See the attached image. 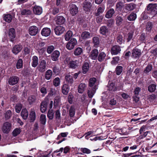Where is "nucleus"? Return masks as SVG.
Returning a JSON list of instances; mask_svg holds the SVG:
<instances>
[{"mask_svg": "<svg viewBox=\"0 0 157 157\" xmlns=\"http://www.w3.org/2000/svg\"><path fill=\"white\" fill-rule=\"evenodd\" d=\"M116 25L119 27L124 26L126 24V21L122 13L119 14L115 18Z\"/></svg>", "mask_w": 157, "mask_h": 157, "instance_id": "1", "label": "nucleus"}, {"mask_svg": "<svg viewBox=\"0 0 157 157\" xmlns=\"http://www.w3.org/2000/svg\"><path fill=\"white\" fill-rule=\"evenodd\" d=\"M148 13L154 16L157 14V5L156 4H149L147 6Z\"/></svg>", "mask_w": 157, "mask_h": 157, "instance_id": "2", "label": "nucleus"}, {"mask_svg": "<svg viewBox=\"0 0 157 157\" xmlns=\"http://www.w3.org/2000/svg\"><path fill=\"white\" fill-rule=\"evenodd\" d=\"M77 44V42L75 38H72L67 43L66 45V48L68 50L73 49L75 45Z\"/></svg>", "mask_w": 157, "mask_h": 157, "instance_id": "3", "label": "nucleus"}, {"mask_svg": "<svg viewBox=\"0 0 157 157\" xmlns=\"http://www.w3.org/2000/svg\"><path fill=\"white\" fill-rule=\"evenodd\" d=\"M46 67V61L44 59H42L39 62V64L37 69L40 72L43 73L45 71Z\"/></svg>", "mask_w": 157, "mask_h": 157, "instance_id": "4", "label": "nucleus"}, {"mask_svg": "<svg viewBox=\"0 0 157 157\" xmlns=\"http://www.w3.org/2000/svg\"><path fill=\"white\" fill-rule=\"evenodd\" d=\"M121 51V47L119 45H115L111 47L110 52L112 55H116L120 53Z\"/></svg>", "mask_w": 157, "mask_h": 157, "instance_id": "5", "label": "nucleus"}, {"mask_svg": "<svg viewBox=\"0 0 157 157\" xmlns=\"http://www.w3.org/2000/svg\"><path fill=\"white\" fill-rule=\"evenodd\" d=\"M99 33L102 36L106 37L109 34V30L107 26H102L100 28Z\"/></svg>", "mask_w": 157, "mask_h": 157, "instance_id": "6", "label": "nucleus"}, {"mask_svg": "<svg viewBox=\"0 0 157 157\" xmlns=\"http://www.w3.org/2000/svg\"><path fill=\"white\" fill-rule=\"evenodd\" d=\"M19 80V78L17 76H12L8 79V83L11 86H13L17 84Z\"/></svg>", "mask_w": 157, "mask_h": 157, "instance_id": "7", "label": "nucleus"}, {"mask_svg": "<svg viewBox=\"0 0 157 157\" xmlns=\"http://www.w3.org/2000/svg\"><path fill=\"white\" fill-rule=\"evenodd\" d=\"M8 35L10 41L14 42L16 36L15 29L13 28L10 29L8 31Z\"/></svg>", "mask_w": 157, "mask_h": 157, "instance_id": "8", "label": "nucleus"}, {"mask_svg": "<svg viewBox=\"0 0 157 157\" xmlns=\"http://www.w3.org/2000/svg\"><path fill=\"white\" fill-rule=\"evenodd\" d=\"M69 11L72 16L76 15L78 12V8L74 4H70L69 6Z\"/></svg>", "mask_w": 157, "mask_h": 157, "instance_id": "9", "label": "nucleus"}, {"mask_svg": "<svg viewBox=\"0 0 157 157\" xmlns=\"http://www.w3.org/2000/svg\"><path fill=\"white\" fill-rule=\"evenodd\" d=\"M39 32L38 28L35 25L30 26L29 29V34L32 36H35Z\"/></svg>", "mask_w": 157, "mask_h": 157, "instance_id": "10", "label": "nucleus"}, {"mask_svg": "<svg viewBox=\"0 0 157 157\" xmlns=\"http://www.w3.org/2000/svg\"><path fill=\"white\" fill-rule=\"evenodd\" d=\"M11 127V124L8 122L5 123L2 127V130L3 133H8L10 131Z\"/></svg>", "mask_w": 157, "mask_h": 157, "instance_id": "11", "label": "nucleus"}, {"mask_svg": "<svg viewBox=\"0 0 157 157\" xmlns=\"http://www.w3.org/2000/svg\"><path fill=\"white\" fill-rule=\"evenodd\" d=\"M60 56V53L59 51L57 50L54 51L51 54V59L54 61H56L59 60Z\"/></svg>", "mask_w": 157, "mask_h": 157, "instance_id": "12", "label": "nucleus"}, {"mask_svg": "<svg viewBox=\"0 0 157 157\" xmlns=\"http://www.w3.org/2000/svg\"><path fill=\"white\" fill-rule=\"evenodd\" d=\"M92 5L91 2L85 0L83 3V9L86 12H90Z\"/></svg>", "mask_w": 157, "mask_h": 157, "instance_id": "13", "label": "nucleus"}, {"mask_svg": "<svg viewBox=\"0 0 157 157\" xmlns=\"http://www.w3.org/2000/svg\"><path fill=\"white\" fill-rule=\"evenodd\" d=\"M79 60H71L69 61L68 64V67L70 68H71L72 69H75L78 67L79 66Z\"/></svg>", "mask_w": 157, "mask_h": 157, "instance_id": "14", "label": "nucleus"}, {"mask_svg": "<svg viewBox=\"0 0 157 157\" xmlns=\"http://www.w3.org/2000/svg\"><path fill=\"white\" fill-rule=\"evenodd\" d=\"M65 80L66 83L69 86H72L74 82V79L72 76L69 74L66 75L65 77Z\"/></svg>", "mask_w": 157, "mask_h": 157, "instance_id": "15", "label": "nucleus"}, {"mask_svg": "<svg viewBox=\"0 0 157 157\" xmlns=\"http://www.w3.org/2000/svg\"><path fill=\"white\" fill-rule=\"evenodd\" d=\"M54 30L56 34L59 36L63 33L65 29L63 26H58L55 27Z\"/></svg>", "mask_w": 157, "mask_h": 157, "instance_id": "16", "label": "nucleus"}, {"mask_svg": "<svg viewBox=\"0 0 157 157\" xmlns=\"http://www.w3.org/2000/svg\"><path fill=\"white\" fill-rule=\"evenodd\" d=\"M22 46L21 44L14 45L12 49V52L15 55H17L21 50Z\"/></svg>", "mask_w": 157, "mask_h": 157, "instance_id": "17", "label": "nucleus"}, {"mask_svg": "<svg viewBox=\"0 0 157 157\" xmlns=\"http://www.w3.org/2000/svg\"><path fill=\"white\" fill-rule=\"evenodd\" d=\"M51 32L50 28L45 27L42 29L41 34L43 36L47 37L50 35Z\"/></svg>", "mask_w": 157, "mask_h": 157, "instance_id": "18", "label": "nucleus"}, {"mask_svg": "<svg viewBox=\"0 0 157 157\" xmlns=\"http://www.w3.org/2000/svg\"><path fill=\"white\" fill-rule=\"evenodd\" d=\"M56 24L61 25L64 23L65 19L64 17L62 16H57L55 17Z\"/></svg>", "mask_w": 157, "mask_h": 157, "instance_id": "19", "label": "nucleus"}, {"mask_svg": "<svg viewBox=\"0 0 157 157\" xmlns=\"http://www.w3.org/2000/svg\"><path fill=\"white\" fill-rule=\"evenodd\" d=\"M70 90L69 85L67 84H63L62 87V92L63 94L65 95H67Z\"/></svg>", "mask_w": 157, "mask_h": 157, "instance_id": "20", "label": "nucleus"}, {"mask_svg": "<svg viewBox=\"0 0 157 157\" xmlns=\"http://www.w3.org/2000/svg\"><path fill=\"white\" fill-rule=\"evenodd\" d=\"M98 54V50L94 49L91 51L90 56L92 59L96 60L97 58Z\"/></svg>", "mask_w": 157, "mask_h": 157, "instance_id": "21", "label": "nucleus"}, {"mask_svg": "<svg viewBox=\"0 0 157 157\" xmlns=\"http://www.w3.org/2000/svg\"><path fill=\"white\" fill-rule=\"evenodd\" d=\"M33 13L36 15H40L42 12V8L40 6H35L33 9Z\"/></svg>", "mask_w": 157, "mask_h": 157, "instance_id": "22", "label": "nucleus"}, {"mask_svg": "<svg viewBox=\"0 0 157 157\" xmlns=\"http://www.w3.org/2000/svg\"><path fill=\"white\" fill-rule=\"evenodd\" d=\"M97 88V86L95 85L90 90H88L87 94L90 98H91L93 97Z\"/></svg>", "mask_w": 157, "mask_h": 157, "instance_id": "23", "label": "nucleus"}, {"mask_svg": "<svg viewBox=\"0 0 157 157\" xmlns=\"http://www.w3.org/2000/svg\"><path fill=\"white\" fill-rule=\"evenodd\" d=\"M48 105V102L45 101H42L40 105V110L42 113H44L46 110L47 106Z\"/></svg>", "mask_w": 157, "mask_h": 157, "instance_id": "24", "label": "nucleus"}, {"mask_svg": "<svg viewBox=\"0 0 157 157\" xmlns=\"http://www.w3.org/2000/svg\"><path fill=\"white\" fill-rule=\"evenodd\" d=\"M115 13L114 9L113 8H111L107 11L105 14V17L107 18H110L112 17Z\"/></svg>", "mask_w": 157, "mask_h": 157, "instance_id": "25", "label": "nucleus"}, {"mask_svg": "<svg viewBox=\"0 0 157 157\" xmlns=\"http://www.w3.org/2000/svg\"><path fill=\"white\" fill-rule=\"evenodd\" d=\"M81 38L83 40L89 39L90 37V33L88 31H84L81 34Z\"/></svg>", "mask_w": 157, "mask_h": 157, "instance_id": "26", "label": "nucleus"}, {"mask_svg": "<svg viewBox=\"0 0 157 157\" xmlns=\"http://www.w3.org/2000/svg\"><path fill=\"white\" fill-rule=\"evenodd\" d=\"M32 62L31 63V65L32 67H37L38 64V58L37 56H34L32 58Z\"/></svg>", "mask_w": 157, "mask_h": 157, "instance_id": "27", "label": "nucleus"}, {"mask_svg": "<svg viewBox=\"0 0 157 157\" xmlns=\"http://www.w3.org/2000/svg\"><path fill=\"white\" fill-rule=\"evenodd\" d=\"M89 64L87 62L84 63L82 66V72L83 74H86L88 71Z\"/></svg>", "mask_w": 157, "mask_h": 157, "instance_id": "28", "label": "nucleus"}, {"mask_svg": "<svg viewBox=\"0 0 157 157\" xmlns=\"http://www.w3.org/2000/svg\"><path fill=\"white\" fill-rule=\"evenodd\" d=\"M106 54L104 52H101L98 54L97 59L99 62H102L105 59Z\"/></svg>", "mask_w": 157, "mask_h": 157, "instance_id": "29", "label": "nucleus"}, {"mask_svg": "<svg viewBox=\"0 0 157 157\" xmlns=\"http://www.w3.org/2000/svg\"><path fill=\"white\" fill-rule=\"evenodd\" d=\"M134 4L131 3L128 4H126L124 7V9L126 10V12L133 10L135 7Z\"/></svg>", "mask_w": 157, "mask_h": 157, "instance_id": "30", "label": "nucleus"}, {"mask_svg": "<svg viewBox=\"0 0 157 157\" xmlns=\"http://www.w3.org/2000/svg\"><path fill=\"white\" fill-rule=\"evenodd\" d=\"M86 85L85 83H80L78 87V92L80 94L82 93L85 90Z\"/></svg>", "mask_w": 157, "mask_h": 157, "instance_id": "31", "label": "nucleus"}, {"mask_svg": "<svg viewBox=\"0 0 157 157\" xmlns=\"http://www.w3.org/2000/svg\"><path fill=\"white\" fill-rule=\"evenodd\" d=\"M92 41L95 47H97L99 45L100 38L98 36H94L92 38Z\"/></svg>", "mask_w": 157, "mask_h": 157, "instance_id": "32", "label": "nucleus"}, {"mask_svg": "<svg viewBox=\"0 0 157 157\" xmlns=\"http://www.w3.org/2000/svg\"><path fill=\"white\" fill-rule=\"evenodd\" d=\"M52 71L50 69L48 70L45 74V78L47 80L50 79L52 78Z\"/></svg>", "mask_w": 157, "mask_h": 157, "instance_id": "33", "label": "nucleus"}, {"mask_svg": "<svg viewBox=\"0 0 157 157\" xmlns=\"http://www.w3.org/2000/svg\"><path fill=\"white\" fill-rule=\"evenodd\" d=\"M30 122H33L36 119V113L34 111H31L29 117Z\"/></svg>", "mask_w": 157, "mask_h": 157, "instance_id": "34", "label": "nucleus"}, {"mask_svg": "<svg viewBox=\"0 0 157 157\" xmlns=\"http://www.w3.org/2000/svg\"><path fill=\"white\" fill-rule=\"evenodd\" d=\"M97 81L96 78L94 77L91 78H90L89 81V86L90 87H93L96 85L95 83Z\"/></svg>", "mask_w": 157, "mask_h": 157, "instance_id": "35", "label": "nucleus"}, {"mask_svg": "<svg viewBox=\"0 0 157 157\" xmlns=\"http://www.w3.org/2000/svg\"><path fill=\"white\" fill-rule=\"evenodd\" d=\"M21 116L24 120L27 119L28 116V112L26 109L22 110L21 113Z\"/></svg>", "mask_w": 157, "mask_h": 157, "instance_id": "36", "label": "nucleus"}, {"mask_svg": "<svg viewBox=\"0 0 157 157\" xmlns=\"http://www.w3.org/2000/svg\"><path fill=\"white\" fill-rule=\"evenodd\" d=\"M73 33L72 31L69 30L67 31L64 36L65 40L66 41H69L72 36Z\"/></svg>", "mask_w": 157, "mask_h": 157, "instance_id": "37", "label": "nucleus"}, {"mask_svg": "<svg viewBox=\"0 0 157 157\" xmlns=\"http://www.w3.org/2000/svg\"><path fill=\"white\" fill-rule=\"evenodd\" d=\"M105 7L103 6L99 7L97 9V12H96L95 14V15L96 16H99L103 13Z\"/></svg>", "mask_w": 157, "mask_h": 157, "instance_id": "38", "label": "nucleus"}, {"mask_svg": "<svg viewBox=\"0 0 157 157\" xmlns=\"http://www.w3.org/2000/svg\"><path fill=\"white\" fill-rule=\"evenodd\" d=\"M108 90L109 91H115L117 90V88L115 86L114 83H111L108 85Z\"/></svg>", "mask_w": 157, "mask_h": 157, "instance_id": "39", "label": "nucleus"}, {"mask_svg": "<svg viewBox=\"0 0 157 157\" xmlns=\"http://www.w3.org/2000/svg\"><path fill=\"white\" fill-rule=\"evenodd\" d=\"M75 109L73 106H71L69 111V115L70 117H73L75 115Z\"/></svg>", "mask_w": 157, "mask_h": 157, "instance_id": "40", "label": "nucleus"}, {"mask_svg": "<svg viewBox=\"0 0 157 157\" xmlns=\"http://www.w3.org/2000/svg\"><path fill=\"white\" fill-rule=\"evenodd\" d=\"M27 100L29 104L31 105L36 100V96L33 95H30L28 97Z\"/></svg>", "mask_w": 157, "mask_h": 157, "instance_id": "41", "label": "nucleus"}, {"mask_svg": "<svg viewBox=\"0 0 157 157\" xmlns=\"http://www.w3.org/2000/svg\"><path fill=\"white\" fill-rule=\"evenodd\" d=\"M83 52L82 49L78 47L76 48L74 51V54L76 56H78L80 55Z\"/></svg>", "mask_w": 157, "mask_h": 157, "instance_id": "42", "label": "nucleus"}, {"mask_svg": "<svg viewBox=\"0 0 157 157\" xmlns=\"http://www.w3.org/2000/svg\"><path fill=\"white\" fill-rule=\"evenodd\" d=\"M116 39L117 42L119 44L121 45L124 42V40L121 35H119L117 37Z\"/></svg>", "mask_w": 157, "mask_h": 157, "instance_id": "43", "label": "nucleus"}, {"mask_svg": "<svg viewBox=\"0 0 157 157\" xmlns=\"http://www.w3.org/2000/svg\"><path fill=\"white\" fill-rule=\"evenodd\" d=\"M116 6L117 11H121L124 6V3L122 2H119L117 3Z\"/></svg>", "mask_w": 157, "mask_h": 157, "instance_id": "44", "label": "nucleus"}, {"mask_svg": "<svg viewBox=\"0 0 157 157\" xmlns=\"http://www.w3.org/2000/svg\"><path fill=\"white\" fill-rule=\"evenodd\" d=\"M131 57L132 58L136 59L137 57V48L135 47L132 51Z\"/></svg>", "mask_w": 157, "mask_h": 157, "instance_id": "45", "label": "nucleus"}, {"mask_svg": "<svg viewBox=\"0 0 157 157\" xmlns=\"http://www.w3.org/2000/svg\"><path fill=\"white\" fill-rule=\"evenodd\" d=\"M37 48L36 50L40 55L42 56L46 51V48L45 47L41 48L40 47H37Z\"/></svg>", "mask_w": 157, "mask_h": 157, "instance_id": "46", "label": "nucleus"}, {"mask_svg": "<svg viewBox=\"0 0 157 157\" xmlns=\"http://www.w3.org/2000/svg\"><path fill=\"white\" fill-rule=\"evenodd\" d=\"M55 48V47L53 45L48 46L46 48V52L48 54H51L54 51Z\"/></svg>", "mask_w": 157, "mask_h": 157, "instance_id": "47", "label": "nucleus"}, {"mask_svg": "<svg viewBox=\"0 0 157 157\" xmlns=\"http://www.w3.org/2000/svg\"><path fill=\"white\" fill-rule=\"evenodd\" d=\"M3 18L6 21L10 23L11 22L12 17V15L10 14H4Z\"/></svg>", "mask_w": 157, "mask_h": 157, "instance_id": "48", "label": "nucleus"}, {"mask_svg": "<svg viewBox=\"0 0 157 157\" xmlns=\"http://www.w3.org/2000/svg\"><path fill=\"white\" fill-rule=\"evenodd\" d=\"M123 67L121 66H118L115 69V72L117 75H120L123 71Z\"/></svg>", "mask_w": 157, "mask_h": 157, "instance_id": "49", "label": "nucleus"}, {"mask_svg": "<svg viewBox=\"0 0 157 157\" xmlns=\"http://www.w3.org/2000/svg\"><path fill=\"white\" fill-rule=\"evenodd\" d=\"M16 67L17 69H21L23 67V60L22 59H19L17 61Z\"/></svg>", "mask_w": 157, "mask_h": 157, "instance_id": "50", "label": "nucleus"}, {"mask_svg": "<svg viewBox=\"0 0 157 157\" xmlns=\"http://www.w3.org/2000/svg\"><path fill=\"white\" fill-rule=\"evenodd\" d=\"M52 69L54 74L56 75H59L60 72L59 68L56 66H54Z\"/></svg>", "mask_w": 157, "mask_h": 157, "instance_id": "51", "label": "nucleus"}, {"mask_svg": "<svg viewBox=\"0 0 157 157\" xmlns=\"http://www.w3.org/2000/svg\"><path fill=\"white\" fill-rule=\"evenodd\" d=\"M54 86L55 87H57L60 84V80L59 77L56 78L53 81Z\"/></svg>", "mask_w": 157, "mask_h": 157, "instance_id": "52", "label": "nucleus"}, {"mask_svg": "<svg viewBox=\"0 0 157 157\" xmlns=\"http://www.w3.org/2000/svg\"><path fill=\"white\" fill-rule=\"evenodd\" d=\"M120 60V57L118 56L113 57L112 58V60L111 61V63L112 65L117 64Z\"/></svg>", "mask_w": 157, "mask_h": 157, "instance_id": "53", "label": "nucleus"}, {"mask_svg": "<svg viewBox=\"0 0 157 157\" xmlns=\"http://www.w3.org/2000/svg\"><path fill=\"white\" fill-rule=\"evenodd\" d=\"M152 69V66L151 64H148L144 69V72L146 74H148Z\"/></svg>", "mask_w": 157, "mask_h": 157, "instance_id": "54", "label": "nucleus"}, {"mask_svg": "<svg viewBox=\"0 0 157 157\" xmlns=\"http://www.w3.org/2000/svg\"><path fill=\"white\" fill-rule=\"evenodd\" d=\"M22 105L21 103H18L16 104L15 106L16 112L17 113L20 112L22 108Z\"/></svg>", "mask_w": 157, "mask_h": 157, "instance_id": "55", "label": "nucleus"}, {"mask_svg": "<svg viewBox=\"0 0 157 157\" xmlns=\"http://www.w3.org/2000/svg\"><path fill=\"white\" fill-rule=\"evenodd\" d=\"M40 123L43 125L45 124L46 123V117L45 115L42 114L40 116Z\"/></svg>", "mask_w": 157, "mask_h": 157, "instance_id": "56", "label": "nucleus"}, {"mask_svg": "<svg viewBox=\"0 0 157 157\" xmlns=\"http://www.w3.org/2000/svg\"><path fill=\"white\" fill-rule=\"evenodd\" d=\"M156 85L154 84L150 85L148 87V90L150 92H154L156 89Z\"/></svg>", "mask_w": 157, "mask_h": 157, "instance_id": "57", "label": "nucleus"}, {"mask_svg": "<svg viewBox=\"0 0 157 157\" xmlns=\"http://www.w3.org/2000/svg\"><path fill=\"white\" fill-rule=\"evenodd\" d=\"M134 93V95L132 97L133 101L137 103V87L135 88Z\"/></svg>", "mask_w": 157, "mask_h": 157, "instance_id": "58", "label": "nucleus"}, {"mask_svg": "<svg viewBox=\"0 0 157 157\" xmlns=\"http://www.w3.org/2000/svg\"><path fill=\"white\" fill-rule=\"evenodd\" d=\"M136 18V14L132 13L127 17L128 19L130 21H133Z\"/></svg>", "mask_w": 157, "mask_h": 157, "instance_id": "59", "label": "nucleus"}, {"mask_svg": "<svg viewBox=\"0 0 157 157\" xmlns=\"http://www.w3.org/2000/svg\"><path fill=\"white\" fill-rule=\"evenodd\" d=\"M12 112L10 110H8L5 114V117L6 120L10 119L12 116Z\"/></svg>", "mask_w": 157, "mask_h": 157, "instance_id": "60", "label": "nucleus"}, {"mask_svg": "<svg viewBox=\"0 0 157 157\" xmlns=\"http://www.w3.org/2000/svg\"><path fill=\"white\" fill-rule=\"evenodd\" d=\"M21 132V130L20 128H16L13 131V135L14 136H16L19 134Z\"/></svg>", "mask_w": 157, "mask_h": 157, "instance_id": "61", "label": "nucleus"}, {"mask_svg": "<svg viewBox=\"0 0 157 157\" xmlns=\"http://www.w3.org/2000/svg\"><path fill=\"white\" fill-rule=\"evenodd\" d=\"M31 11L28 9H23L21 11V14L22 15H30L31 14Z\"/></svg>", "mask_w": 157, "mask_h": 157, "instance_id": "62", "label": "nucleus"}, {"mask_svg": "<svg viewBox=\"0 0 157 157\" xmlns=\"http://www.w3.org/2000/svg\"><path fill=\"white\" fill-rule=\"evenodd\" d=\"M2 57L4 60H7L9 59V54L7 52L3 51L2 53Z\"/></svg>", "mask_w": 157, "mask_h": 157, "instance_id": "63", "label": "nucleus"}, {"mask_svg": "<svg viewBox=\"0 0 157 157\" xmlns=\"http://www.w3.org/2000/svg\"><path fill=\"white\" fill-rule=\"evenodd\" d=\"M24 54L25 56L28 55L30 54V48L27 47H25L24 49Z\"/></svg>", "mask_w": 157, "mask_h": 157, "instance_id": "64", "label": "nucleus"}]
</instances>
